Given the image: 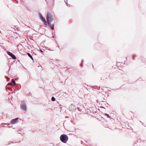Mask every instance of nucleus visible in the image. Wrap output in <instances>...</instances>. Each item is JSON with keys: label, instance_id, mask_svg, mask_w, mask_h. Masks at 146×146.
<instances>
[{"label": "nucleus", "instance_id": "24", "mask_svg": "<svg viewBox=\"0 0 146 146\" xmlns=\"http://www.w3.org/2000/svg\"><path fill=\"white\" fill-rule=\"evenodd\" d=\"M9 70H10V69H9L8 70V72H9Z\"/></svg>", "mask_w": 146, "mask_h": 146}, {"label": "nucleus", "instance_id": "23", "mask_svg": "<svg viewBox=\"0 0 146 146\" xmlns=\"http://www.w3.org/2000/svg\"><path fill=\"white\" fill-rule=\"evenodd\" d=\"M84 61V60H82V63Z\"/></svg>", "mask_w": 146, "mask_h": 146}, {"label": "nucleus", "instance_id": "6", "mask_svg": "<svg viewBox=\"0 0 146 146\" xmlns=\"http://www.w3.org/2000/svg\"><path fill=\"white\" fill-rule=\"evenodd\" d=\"M49 25L51 29L52 30H54V24H51V23H50V25Z\"/></svg>", "mask_w": 146, "mask_h": 146}, {"label": "nucleus", "instance_id": "11", "mask_svg": "<svg viewBox=\"0 0 146 146\" xmlns=\"http://www.w3.org/2000/svg\"><path fill=\"white\" fill-rule=\"evenodd\" d=\"M51 100L52 101H54L56 99L54 97L52 96L51 98Z\"/></svg>", "mask_w": 146, "mask_h": 146}, {"label": "nucleus", "instance_id": "22", "mask_svg": "<svg viewBox=\"0 0 146 146\" xmlns=\"http://www.w3.org/2000/svg\"><path fill=\"white\" fill-rule=\"evenodd\" d=\"M65 117L66 118H67L68 117V116H66V117Z\"/></svg>", "mask_w": 146, "mask_h": 146}, {"label": "nucleus", "instance_id": "16", "mask_svg": "<svg viewBox=\"0 0 146 146\" xmlns=\"http://www.w3.org/2000/svg\"><path fill=\"white\" fill-rule=\"evenodd\" d=\"M39 51L41 52H44V51L41 49H40Z\"/></svg>", "mask_w": 146, "mask_h": 146}, {"label": "nucleus", "instance_id": "2", "mask_svg": "<svg viewBox=\"0 0 146 146\" xmlns=\"http://www.w3.org/2000/svg\"><path fill=\"white\" fill-rule=\"evenodd\" d=\"M48 14L49 13H47V14L46 19L47 21L48 22V24L50 25V23H51L53 20V18L52 17L49 16Z\"/></svg>", "mask_w": 146, "mask_h": 146}, {"label": "nucleus", "instance_id": "19", "mask_svg": "<svg viewBox=\"0 0 146 146\" xmlns=\"http://www.w3.org/2000/svg\"><path fill=\"white\" fill-rule=\"evenodd\" d=\"M64 1L67 4V0H64Z\"/></svg>", "mask_w": 146, "mask_h": 146}, {"label": "nucleus", "instance_id": "18", "mask_svg": "<svg viewBox=\"0 0 146 146\" xmlns=\"http://www.w3.org/2000/svg\"><path fill=\"white\" fill-rule=\"evenodd\" d=\"M8 89L10 90H11V91H12V89L11 88H8Z\"/></svg>", "mask_w": 146, "mask_h": 146}, {"label": "nucleus", "instance_id": "1", "mask_svg": "<svg viewBox=\"0 0 146 146\" xmlns=\"http://www.w3.org/2000/svg\"><path fill=\"white\" fill-rule=\"evenodd\" d=\"M68 136L65 134L61 135L60 137V140L63 143H66L68 141Z\"/></svg>", "mask_w": 146, "mask_h": 146}, {"label": "nucleus", "instance_id": "9", "mask_svg": "<svg viewBox=\"0 0 146 146\" xmlns=\"http://www.w3.org/2000/svg\"><path fill=\"white\" fill-rule=\"evenodd\" d=\"M42 22H43L44 25H47V24H48V22H46V20L43 21Z\"/></svg>", "mask_w": 146, "mask_h": 146}, {"label": "nucleus", "instance_id": "10", "mask_svg": "<svg viewBox=\"0 0 146 146\" xmlns=\"http://www.w3.org/2000/svg\"><path fill=\"white\" fill-rule=\"evenodd\" d=\"M7 53L8 54V55H9L10 56H11V55H12V54H13L11 52L9 51H7Z\"/></svg>", "mask_w": 146, "mask_h": 146}, {"label": "nucleus", "instance_id": "4", "mask_svg": "<svg viewBox=\"0 0 146 146\" xmlns=\"http://www.w3.org/2000/svg\"><path fill=\"white\" fill-rule=\"evenodd\" d=\"M19 118L17 117L12 119L11 121V123L14 124L17 123L18 121Z\"/></svg>", "mask_w": 146, "mask_h": 146}, {"label": "nucleus", "instance_id": "20", "mask_svg": "<svg viewBox=\"0 0 146 146\" xmlns=\"http://www.w3.org/2000/svg\"><path fill=\"white\" fill-rule=\"evenodd\" d=\"M80 66L81 67H83V65H82V63L80 64Z\"/></svg>", "mask_w": 146, "mask_h": 146}, {"label": "nucleus", "instance_id": "7", "mask_svg": "<svg viewBox=\"0 0 146 146\" xmlns=\"http://www.w3.org/2000/svg\"><path fill=\"white\" fill-rule=\"evenodd\" d=\"M27 54L28 56L33 60V57H32V56L31 55V54L29 53L28 52L27 53Z\"/></svg>", "mask_w": 146, "mask_h": 146}, {"label": "nucleus", "instance_id": "5", "mask_svg": "<svg viewBox=\"0 0 146 146\" xmlns=\"http://www.w3.org/2000/svg\"><path fill=\"white\" fill-rule=\"evenodd\" d=\"M39 17L41 19V20L42 21H43L45 20L44 18L42 16L41 14L40 13H39Z\"/></svg>", "mask_w": 146, "mask_h": 146}, {"label": "nucleus", "instance_id": "8", "mask_svg": "<svg viewBox=\"0 0 146 146\" xmlns=\"http://www.w3.org/2000/svg\"><path fill=\"white\" fill-rule=\"evenodd\" d=\"M11 57L13 59H16V56L14 54H13L12 55H11Z\"/></svg>", "mask_w": 146, "mask_h": 146}, {"label": "nucleus", "instance_id": "17", "mask_svg": "<svg viewBox=\"0 0 146 146\" xmlns=\"http://www.w3.org/2000/svg\"><path fill=\"white\" fill-rule=\"evenodd\" d=\"M5 78H8V79L7 80V81H9L10 79L9 78H8L7 76H5Z\"/></svg>", "mask_w": 146, "mask_h": 146}, {"label": "nucleus", "instance_id": "13", "mask_svg": "<svg viewBox=\"0 0 146 146\" xmlns=\"http://www.w3.org/2000/svg\"><path fill=\"white\" fill-rule=\"evenodd\" d=\"M104 115L105 116H107L108 118H110V117L109 114L107 113H104Z\"/></svg>", "mask_w": 146, "mask_h": 146}, {"label": "nucleus", "instance_id": "3", "mask_svg": "<svg viewBox=\"0 0 146 146\" xmlns=\"http://www.w3.org/2000/svg\"><path fill=\"white\" fill-rule=\"evenodd\" d=\"M21 108L23 110L26 111L27 110V107L25 104H23L20 105Z\"/></svg>", "mask_w": 146, "mask_h": 146}, {"label": "nucleus", "instance_id": "15", "mask_svg": "<svg viewBox=\"0 0 146 146\" xmlns=\"http://www.w3.org/2000/svg\"><path fill=\"white\" fill-rule=\"evenodd\" d=\"M135 56V54H134L133 55V57H132V59H133V60L134 59V56Z\"/></svg>", "mask_w": 146, "mask_h": 146}, {"label": "nucleus", "instance_id": "21", "mask_svg": "<svg viewBox=\"0 0 146 146\" xmlns=\"http://www.w3.org/2000/svg\"><path fill=\"white\" fill-rule=\"evenodd\" d=\"M100 108H103L105 109V108L103 106H102L100 107Z\"/></svg>", "mask_w": 146, "mask_h": 146}, {"label": "nucleus", "instance_id": "12", "mask_svg": "<svg viewBox=\"0 0 146 146\" xmlns=\"http://www.w3.org/2000/svg\"><path fill=\"white\" fill-rule=\"evenodd\" d=\"M11 83H12V84H13V83L14 84H15V80H14V79H12Z\"/></svg>", "mask_w": 146, "mask_h": 146}, {"label": "nucleus", "instance_id": "14", "mask_svg": "<svg viewBox=\"0 0 146 146\" xmlns=\"http://www.w3.org/2000/svg\"><path fill=\"white\" fill-rule=\"evenodd\" d=\"M7 85L13 86V84L12 83H11V82H9V83H8L7 84Z\"/></svg>", "mask_w": 146, "mask_h": 146}]
</instances>
